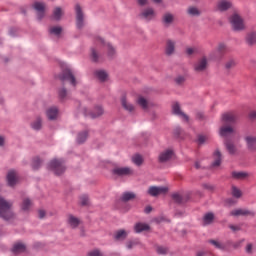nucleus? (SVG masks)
Returning <instances> with one entry per match:
<instances>
[{
  "label": "nucleus",
  "instance_id": "42",
  "mask_svg": "<svg viewBox=\"0 0 256 256\" xmlns=\"http://www.w3.org/2000/svg\"><path fill=\"white\" fill-rule=\"evenodd\" d=\"M61 31H63L61 26H53L49 29V33H51V35H61Z\"/></svg>",
  "mask_w": 256,
  "mask_h": 256
},
{
  "label": "nucleus",
  "instance_id": "55",
  "mask_svg": "<svg viewBox=\"0 0 256 256\" xmlns=\"http://www.w3.org/2000/svg\"><path fill=\"white\" fill-rule=\"evenodd\" d=\"M177 85H183V83H185V77L183 76H178L176 79H175Z\"/></svg>",
  "mask_w": 256,
  "mask_h": 256
},
{
  "label": "nucleus",
  "instance_id": "29",
  "mask_svg": "<svg viewBox=\"0 0 256 256\" xmlns=\"http://www.w3.org/2000/svg\"><path fill=\"white\" fill-rule=\"evenodd\" d=\"M79 223H81V220H79V218L73 215L68 216V224L70 225V227H72V229H76V227H79Z\"/></svg>",
  "mask_w": 256,
  "mask_h": 256
},
{
  "label": "nucleus",
  "instance_id": "36",
  "mask_svg": "<svg viewBox=\"0 0 256 256\" xmlns=\"http://www.w3.org/2000/svg\"><path fill=\"white\" fill-rule=\"evenodd\" d=\"M89 137V132L88 131H83L80 132L77 136V143H85L87 141V138Z\"/></svg>",
  "mask_w": 256,
  "mask_h": 256
},
{
  "label": "nucleus",
  "instance_id": "48",
  "mask_svg": "<svg viewBox=\"0 0 256 256\" xmlns=\"http://www.w3.org/2000/svg\"><path fill=\"white\" fill-rule=\"evenodd\" d=\"M232 195L233 197H236V199H239V197L242 195L241 190L236 186H232Z\"/></svg>",
  "mask_w": 256,
  "mask_h": 256
},
{
  "label": "nucleus",
  "instance_id": "6",
  "mask_svg": "<svg viewBox=\"0 0 256 256\" xmlns=\"http://www.w3.org/2000/svg\"><path fill=\"white\" fill-rule=\"evenodd\" d=\"M58 77L60 81H63V83L68 82L73 87L77 85V80L75 79V75H73V72H71V70L67 68L64 69Z\"/></svg>",
  "mask_w": 256,
  "mask_h": 256
},
{
  "label": "nucleus",
  "instance_id": "40",
  "mask_svg": "<svg viewBox=\"0 0 256 256\" xmlns=\"http://www.w3.org/2000/svg\"><path fill=\"white\" fill-rule=\"evenodd\" d=\"M137 245H141L139 239L130 240L126 243L127 249H133V247H137Z\"/></svg>",
  "mask_w": 256,
  "mask_h": 256
},
{
  "label": "nucleus",
  "instance_id": "4",
  "mask_svg": "<svg viewBox=\"0 0 256 256\" xmlns=\"http://www.w3.org/2000/svg\"><path fill=\"white\" fill-rule=\"evenodd\" d=\"M49 169L55 173V175H62L65 173V161L62 159H54L49 163Z\"/></svg>",
  "mask_w": 256,
  "mask_h": 256
},
{
  "label": "nucleus",
  "instance_id": "22",
  "mask_svg": "<svg viewBox=\"0 0 256 256\" xmlns=\"http://www.w3.org/2000/svg\"><path fill=\"white\" fill-rule=\"evenodd\" d=\"M121 105L123 109H125V111H129V113H133V111H135V106L131 104L129 101H127L126 97H122Z\"/></svg>",
  "mask_w": 256,
  "mask_h": 256
},
{
  "label": "nucleus",
  "instance_id": "58",
  "mask_svg": "<svg viewBox=\"0 0 256 256\" xmlns=\"http://www.w3.org/2000/svg\"><path fill=\"white\" fill-rule=\"evenodd\" d=\"M196 51H197V49H195V48H186V55L191 56Z\"/></svg>",
  "mask_w": 256,
  "mask_h": 256
},
{
  "label": "nucleus",
  "instance_id": "1",
  "mask_svg": "<svg viewBox=\"0 0 256 256\" xmlns=\"http://www.w3.org/2000/svg\"><path fill=\"white\" fill-rule=\"evenodd\" d=\"M227 52V46L223 43H220L217 47V49L210 53V55L207 57H203L200 59L199 65H207V63H213L215 61H219L221 57L223 56V53Z\"/></svg>",
  "mask_w": 256,
  "mask_h": 256
},
{
  "label": "nucleus",
  "instance_id": "53",
  "mask_svg": "<svg viewBox=\"0 0 256 256\" xmlns=\"http://www.w3.org/2000/svg\"><path fill=\"white\" fill-rule=\"evenodd\" d=\"M207 141H209V137H207L205 135L198 136L199 145H203L204 143H207Z\"/></svg>",
  "mask_w": 256,
  "mask_h": 256
},
{
  "label": "nucleus",
  "instance_id": "46",
  "mask_svg": "<svg viewBox=\"0 0 256 256\" xmlns=\"http://www.w3.org/2000/svg\"><path fill=\"white\" fill-rule=\"evenodd\" d=\"M156 252L158 253V255H167V253H169V248L163 247V246H158L156 248Z\"/></svg>",
  "mask_w": 256,
  "mask_h": 256
},
{
  "label": "nucleus",
  "instance_id": "31",
  "mask_svg": "<svg viewBox=\"0 0 256 256\" xmlns=\"http://www.w3.org/2000/svg\"><path fill=\"white\" fill-rule=\"evenodd\" d=\"M137 197V194L134 192H124L121 196V201H124V203H127V201H133Z\"/></svg>",
  "mask_w": 256,
  "mask_h": 256
},
{
  "label": "nucleus",
  "instance_id": "25",
  "mask_svg": "<svg viewBox=\"0 0 256 256\" xmlns=\"http://www.w3.org/2000/svg\"><path fill=\"white\" fill-rule=\"evenodd\" d=\"M150 227L148 224L138 222L134 226L135 233H143V231H149Z\"/></svg>",
  "mask_w": 256,
  "mask_h": 256
},
{
  "label": "nucleus",
  "instance_id": "57",
  "mask_svg": "<svg viewBox=\"0 0 256 256\" xmlns=\"http://www.w3.org/2000/svg\"><path fill=\"white\" fill-rule=\"evenodd\" d=\"M137 3L140 7H145V5H149V0H137Z\"/></svg>",
  "mask_w": 256,
  "mask_h": 256
},
{
  "label": "nucleus",
  "instance_id": "2",
  "mask_svg": "<svg viewBox=\"0 0 256 256\" xmlns=\"http://www.w3.org/2000/svg\"><path fill=\"white\" fill-rule=\"evenodd\" d=\"M11 207H13V203L0 196V217L5 219V221L13 219V211L11 210Z\"/></svg>",
  "mask_w": 256,
  "mask_h": 256
},
{
  "label": "nucleus",
  "instance_id": "19",
  "mask_svg": "<svg viewBox=\"0 0 256 256\" xmlns=\"http://www.w3.org/2000/svg\"><path fill=\"white\" fill-rule=\"evenodd\" d=\"M34 9L37 11V17L39 20L45 17V4L41 2L34 3Z\"/></svg>",
  "mask_w": 256,
  "mask_h": 256
},
{
  "label": "nucleus",
  "instance_id": "8",
  "mask_svg": "<svg viewBox=\"0 0 256 256\" xmlns=\"http://www.w3.org/2000/svg\"><path fill=\"white\" fill-rule=\"evenodd\" d=\"M112 173L118 177H131L134 171L131 167H116L112 170Z\"/></svg>",
  "mask_w": 256,
  "mask_h": 256
},
{
  "label": "nucleus",
  "instance_id": "21",
  "mask_svg": "<svg viewBox=\"0 0 256 256\" xmlns=\"http://www.w3.org/2000/svg\"><path fill=\"white\" fill-rule=\"evenodd\" d=\"M94 75L96 79H98V81H100L101 83H105V81L109 79V73H107V71L105 70H97L94 72Z\"/></svg>",
  "mask_w": 256,
  "mask_h": 256
},
{
  "label": "nucleus",
  "instance_id": "3",
  "mask_svg": "<svg viewBox=\"0 0 256 256\" xmlns=\"http://www.w3.org/2000/svg\"><path fill=\"white\" fill-rule=\"evenodd\" d=\"M95 43H96V45H100L102 47V49H104V51H106L107 57H109V59H113V57H115V55H117V50L115 49V47H113V45H111V43H105L103 38L96 37Z\"/></svg>",
  "mask_w": 256,
  "mask_h": 256
},
{
  "label": "nucleus",
  "instance_id": "47",
  "mask_svg": "<svg viewBox=\"0 0 256 256\" xmlns=\"http://www.w3.org/2000/svg\"><path fill=\"white\" fill-rule=\"evenodd\" d=\"M172 199L175 203L181 204L183 203V196L179 193L172 194Z\"/></svg>",
  "mask_w": 256,
  "mask_h": 256
},
{
  "label": "nucleus",
  "instance_id": "11",
  "mask_svg": "<svg viewBox=\"0 0 256 256\" xmlns=\"http://www.w3.org/2000/svg\"><path fill=\"white\" fill-rule=\"evenodd\" d=\"M103 113H104L103 107L101 106H96L93 112H89L87 108H84V115L91 117L92 119H97V117H101Z\"/></svg>",
  "mask_w": 256,
  "mask_h": 256
},
{
  "label": "nucleus",
  "instance_id": "24",
  "mask_svg": "<svg viewBox=\"0 0 256 256\" xmlns=\"http://www.w3.org/2000/svg\"><path fill=\"white\" fill-rule=\"evenodd\" d=\"M90 57L93 63H101V61H103V56H101L100 53L95 48L91 49Z\"/></svg>",
  "mask_w": 256,
  "mask_h": 256
},
{
  "label": "nucleus",
  "instance_id": "12",
  "mask_svg": "<svg viewBox=\"0 0 256 256\" xmlns=\"http://www.w3.org/2000/svg\"><path fill=\"white\" fill-rule=\"evenodd\" d=\"M75 11L77 28L83 29V10H81V6L79 4L75 6Z\"/></svg>",
  "mask_w": 256,
  "mask_h": 256
},
{
  "label": "nucleus",
  "instance_id": "45",
  "mask_svg": "<svg viewBox=\"0 0 256 256\" xmlns=\"http://www.w3.org/2000/svg\"><path fill=\"white\" fill-rule=\"evenodd\" d=\"M132 161L135 165H138V167L140 165H143V157L141 155H135L132 158Z\"/></svg>",
  "mask_w": 256,
  "mask_h": 256
},
{
  "label": "nucleus",
  "instance_id": "41",
  "mask_svg": "<svg viewBox=\"0 0 256 256\" xmlns=\"http://www.w3.org/2000/svg\"><path fill=\"white\" fill-rule=\"evenodd\" d=\"M61 15H63V10L59 7L55 8L53 12V19H55V21H59V19H61Z\"/></svg>",
  "mask_w": 256,
  "mask_h": 256
},
{
  "label": "nucleus",
  "instance_id": "60",
  "mask_svg": "<svg viewBox=\"0 0 256 256\" xmlns=\"http://www.w3.org/2000/svg\"><path fill=\"white\" fill-rule=\"evenodd\" d=\"M252 251H253V245H252V244H248V245L246 246V252L252 253Z\"/></svg>",
  "mask_w": 256,
  "mask_h": 256
},
{
  "label": "nucleus",
  "instance_id": "35",
  "mask_svg": "<svg viewBox=\"0 0 256 256\" xmlns=\"http://www.w3.org/2000/svg\"><path fill=\"white\" fill-rule=\"evenodd\" d=\"M127 231L125 230H118L116 233H115V239L116 241H123V239H127Z\"/></svg>",
  "mask_w": 256,
  "mask_h": 256
},
{
  "label": "nucleus",
  "instance_id": "27",
  "mask_svg": "<svg viewBox=\"0 0 256 256\" xmlns=\"http://www.w3.org/2000/svg\"><path fill=\"white\" fill-rule=\"evenodd\" d=\"M234 129L231 126H222L220 128V136L221 137H229L232 133H234Z\"/></svg>",
  "mask_w": 256,
  "mask_h": 256
},
{
  "label": "nucleus",
  "instance_id": "26",
  "mask_svg": "<svg viewBox=\"0 0 256 256\" xmlns=\"http://www.w3.org/2000/svg\"><path fill=\"white\" fill-rule=\"evenodd\" d=\"M31 207H33V201L29 198H24L21 204V210L22 211H31Z\"/></svg>",
  "mask_w": 256,
  "mask_h": 256
},
{
  "label": "nucleus",
  "instance_id": "15",
  "mask_svg": "<svg viewBox=\"0 0 256 256\" xmlns=\"http://www.w3.org/2000/svg\"><path fill=\"white\" fill-rule=\"evenodd\" d=\"M245 43L248 47H255L256 45V31L248 32L245 36Z\"/></svg>",
  "mask_w": 256,
  "mask_h": 256
},
{
  "label": "nucleus",
  "instance_id": "49",
  "mask_svg": "<svg viewBox=\"0 0 256 256\" xmlns=\"http://www.w3.org/2000/svg\"><path fill=\"white\" fill-rule=\"evenodd\" d=\"M39 167H41V159H39V158H34V159L32 160V168H33L34 170H37V169H39Z\"/></svg>",
  "mask_w": 256,
  "mask_h": 256
},
{
  "label": "nucleus",
  "instance_id": "54",
  "mask_svg": "<svg viewBox=\"0 0 256 256\" xmlns=\"http://www.w3.org/2000/svg\"><path fill=\"white\" fill-rule=\"evenodd\" d=\"M209 243H211V245H214V247H216V249H223L224 248L222 246V244L219 243L217 240H209Z\"/></svg>",
  "mask_w": 256,
  "mask_h": 256
},
{
  "label": "nucleus",
  "instance_id": "7",
  "mask_svg": "<svg viewBox=\"0 0 256 256\" xmlns=\"http://www.w3.org/2000/svg\"><path fill=\"white\" fill-rule=\"evenodd\" d=\"M168 191L169 188L166 186H150L147 193L151 197H158V195H165Z\"/></svg>",
  "mask_w": 256,
  "mask_h": 256
},
{
  "label": "nucleus",
  "instance_id": "14",
  "mask_svg": "<svg viewBox=\"0 0 256 256\" xmlns=\"http://www.w3.org/2000/svg\"><path fill=\"white\" fill-rule=\"evenodd\" d=\"M46 117L49 121H55L59 117V109L52 106L46 110Z\"/></svg>",
  "mask_w": 256,
  "mask_h": 256
},
{
  "label": "nucleus",
  "instance_id": "28",
  "mask_svg": "<svg viewBox=\"0 0 256 256\" xmlns=\"http://www.w3.org/2000/svg\"><path fill=\"white\" fill-rule=\"evenodd\" d=\"M25 249H26L25 244L18 242L16 244H14V246L12 248V253H15L16 255L19 253H25Z\"/></svg>",
  "mask_w": 256,
  "mask_h": 256
},
{
  "label": "nucleus",
  "instance_id": "62",
  "mask_svg": "<svg viewBox=\"0 0 256 256\" xmlns=\"http://www.w3.org/2000/svg\"><path fill=\"white\" fill-rule=\"evenodd\" d=\"M249 117H250L251 119H256V111L250 112V113H249Z\"/></svg>",
  "mask_w": 256,
  "mask_h": 256
},
{
  "label": "nucleus",
  "instance_id": "16",
  "mask_svg": "<svg viewBox=\"0 0 256 256\" xmlns=\"http://www.w3.org/2000/svg\"><path fill=\"white\" fill-rule=\"evenodd\" d=\"M245 142L249 151H256V136H253V135L246 136Z\"/></svg>",
  "mask_w": 256,
  "mask_h": 256
},
{
  "label": "nucleus",
  "instance_id": "34",
  "mask_svg": "<svg viewBox=\"0 0 256 256\" xmlns=\"http://www.w3.org/2000/svg\"><path fill=\"white\" fill-rule=\"evenodd\" d=\"M230 215H232L233 217H239V215H251V212L245 209H237L230 212Z\"/></svg>",
  "mask_w": 256,
  "mask_h": 256
},
{
  "label": "nucleus",
  "instance_id": "20",
  "mask_svg": "<svg viewBox=\"0 0 256 256\" xmlns=\"http://www.w3.org/2000/svg\"><path fill=\"white\" fill-rule=\"evenodd\" d=\"M7 183L10 187L17 185V172L15 170H10L7 174Z\"/></svg>",
  "mask_w": 256,
  "mask_h": 256
},
{
  "label": "nucleus",
  "instance_id": "18",
  "mask_svg": "<svg viewBox=\"0 0 256 256\" xmlns=\"http://www.w3.org/2000/svg\"><path fill=\"white\" fill-rule=\"evenodd\" d=\"M238 116L235 112H227L222 115V121L225 123H235L237 121Z\"/></svg>",
  "mask_w": 256,
  "mask_h": 256
},
{
  "label": "nucleus",
  "instance_id": "64",
  "mask_svg": "<svg viewBox=\"0 0 256 256\" xmlns=\"http://www.w3.org/2000/svg\"><path fill=\"white\" fill-rule=\"evenodd\" d=\"M230 229H231L232 231H239V226L230 225Z\"/></svg>",
  "mask_w": 256,
  "mask_h": 256
},
{
  "label": "nucleus",
  "instance_id": "43",
  "mask_svg": "<svg viewBox=\"0 0 256 256\" xmlns=\"http://www.w3.org/2000/svg\"><path fill=\"white\" fill-rule=\"evenodd\" d=\"M188 14L192 15L193 17H197V16L201 15V11H199V9H197V7H190V8H188Z\"/></svg>",
  "mask_w": 256,
  "mask_h": 256
},
{
  "label": "nucleus",
  "instance_id": "30",
  "mask_svg": "<svg viewBox=\"0 0 256 256\" xmlns=\"http://www.w3.org/2000/svg\"><path fill=\"white\" fill-rule=\"evenodd\" d=\"M41 127H43V119H41V117H37L31 123V128L34 129V131H41Z\"/></svg>",
  "mask_w": 256,
  "mask_h": 256
},
{
  "label": "nucleus",
  "instance_id": "17",
  "mask_svg": "<svg viewBox=\"0 0 256 256\" xmlns=\"http://www.w3.org/2000/svg\"><path fill=\"white\" fill-rule=\"evenodd\" d=\"M165 55L171 57V55H175V41L167 40L165 46Z\"/></svg>",
  "mask_w": 256,
  "mask_h": 256
},
{
  "label": "nucleus",
  "instance_id": "56",
  "mask_svg": "<svg viewBox=\"0 0 256 256\" xmlns=\"http://www.w3.org/2000/svg\"><path fill=\"white\" fill-rule=\"evenodd\" d=\"M45 215H47V213L45 212V210H38V217L39 219H45Z\"/></svg>",
  "mask_w": 256,
  "mask_h": 256
},
{
  "label": "nucleus",
  "instance_id": "33",
  "mask_svg": "<svg viewBox=\"0 0 256 256\" xmlns=\"http://www.w3.org/2000/svg\"><path fill=\"white\" fill-rule=\"evenodd\" d=\"M230 7H231V2L227 0H222L218 2V5H217V8L219 9V11H227V9H230Z\"/></svg>",
  "mask_w": 256,
  "mask_h": 256
},
{
  "label": "nucleus",
  "instance_id": "5",
  "mask_svg": "<svg viewBox=\"0 0 256 256\" xmlns=\"http://www.w3.org/2000/svg\"><path fill=\"white\" fill-rule=\"evenodd\" d=\"M230 23L234 31H244L245 29V20L239 14H233L230 17Z\"/></svg>",
  "mask_w": 256,
  "mask_h": 256
},
{
  "label": "nucleus",
  "instance_id": "23",
  "mask_svg": "<svg viewBox=\"0 0 256 256\" xmlns=\"http://www.w3.org/2000/svg\"><path fill=\"white\" fill-rule=\"evenodd\" d=\"M231 176L232 179H235L236 181H243L244 179H247V177H249V173L233 171L231 173Z\"/></svg>",
  "mask_w": 256,
  "mask_h": 256
},
{
  "label": "nucleus",
  "instance_id": "61",
  "mask_svg": "<svg viewBox=\"0 0 256 256\" xmlns=\"http://www.w3.org/2000/svg\"><path fill=\"white\" fill-rule=\"evenodd\" d=\"M153 211V207H151V206H147L146 208H145V210H144V212L145 213H151Z\"/></svg>",
  "mask_w": 256,
  "mask_h": 256
},
{
  "label": "nucleus",
  "instance_id": "38",
  "mask_svg": "<svg viewBox=\"0 0 256 256\" xmlns=\"http://www.w3.org/2000/svg\"><path fill=\"white\" fill-rule=\"evenodd\" d=\"M213 219H215L213 213H207L203 218L204 225H211L213 223Z\"/></svg>",
  "mask_w": 256,
  "mask_h": 256
},
{
  "label": "nucleus",
  "instance_id": "39",
  "mask_svg": "<svg viewBox=\"0 0 256 256\" xmlns=\"http://www.w3.org/2000/svg\"><path fill=\"white\" fill-rule=\"evenodd\" d=\"M137 103L140 107H142V109H147L149 106V102L143 96L138 97Z\"/></svg>",
  "mask_w": 256,
  "mask_h": 256
},
{
  "label": "nucleus",
  "instance_id": "32",
  "mask_svg": "<svg viewBox=\"0 0 256 256\" xmlns=\"http://www.w3.org/2000/svg\"><path fill=\"white\" fill-rule=\"evenodd\" d=\"M213 163H212V167H219V165H221V152H219V150H216L213 154Z\"/></svg>",
  "mask_w": 256,
  "mask_h": 256
},
{
  "label": "nucleus",
  "instance_id": "9",
  "mask_svg": "<svg viewBox=\"0 0 256 256\" xmlns=\"http://www.w3.org/2000/svg\"><path fill=\"white\" fill-rule=\"evenodd\" d=\"M173 155H175V152L171 148H167L160 152L158 156L159 163H167L168 161H171L173 159Z\"/></svg>",
  "mask_w": 256,
  "mask_h": 256
},
{
  "label": "nucleus",
  "instance_id": "63",
  "mask_svg": "<svg viewBox=\"0 0 256 256\" xmlns=\"http://www.w3.org/2000/svg\"><path fill=\"white\" fill-rule=\"evenodd\" d=\"M196 256H207V252L205 251L197 252Z\"/></svg>",
  "mask_w": 256,
  "mask_h": 256
},
{
  "label": "nucleus",
  "instance_id": "10",
  "mask_svg": "<svg viewBox=\"0 0 256 256\" xmlns=\"http://www.w3.org/2000/svg\"><path fill=\"white\" fill-rule=\"evenodd\" d=\"M140 19H144V21H153L155 17H157V13L153 8H145L139 14Z\"/></svg>",
  "mask_w": 256,
  "mask_h": 256
},
{
  "label": "nucleus",
  "instance_id": "59",
  "mask_svg": "<svg viewBox=\"0 0 256 256\" xmlns=\"http://www.w3.org/2000/svg\"><path fill=\"white\" fill-rule=\"evenodd\" d=\"M89 256H103L99 250L89 252Z\"/></svg>",
  "mask_w": 256,
  "mask_h": 256
},
{
  "label": "nucleus",
  "instance_id": "51",
  "mask_svg": "<svg viewBox=\"0 0 256 256\" xmlns=\"http://www.w3.org/2000/svg\"><path fill=\"white\" fill-rule=\"evenodd\" d=\"M194 71L196 73H203V71H207V65H196L194 66Z\"/></svg>",
  "mask_w": 256,
  "mask_h": 256
},
{
  "label": "nucleus",
  "instance_id": "37",
  "mask_svg": "<svg viewBox=\"0 0 256 256\" xmlns=\"http://www.w3.org/2000/svg\"><path fill=\"white\" fill-rule=\"evenodd\" d=\"M174 19H175V17L173 16V14H171V13H166V14H164V16H163L162 21H163V23H164L165 25H171V23L173 22Z\"/></svg>",
  "mask_w": 256,
  "mask_h": 256
},
{
  "label": "nucleus",
  "instance_id": "13",
  "mask_svg": "<svg viewBox=\"0 0 256 256\" xmlns=\"http://www.w3.org/2000/svg\"><path fill=\"white\" fill-rule=\"evenodd\" d=\"M172 113L174 115H178V117H181L184 121H189V116L181 111V106L179 105V103H174L172 105Z\"/></svg>",
  "mask_w": 256,
  "mask_h": 256
},
{
  "label": "nucleus",
  "instance_id": "52",
  "mask_svg": "<svg viewBox=\"0 0 256 256\" xmlns=\"http://www.w3.org/2000/svg\"><path fill=\"white\" fill-rule=\"evenodd\" d=\"M80 205H89V196L88 195H82L80 197Z\"/></svg>",
  "mask_w": 256,
  "mask_h": 256
},
{
  "label": "nucleus",
  "instance_id": "44",
  "mask_svg": "<svg viewBox=\"0 0 256 256\" xmlns=\"http://www.w3.org/2000/svg\"><path fill=\"white\" fill-rule=\"evenodd\" d=\"M225 145H226V149L227 151L233 155V153H235V145L233 143H231L229 140H227L225 142Z\"/></svg>",
  "mask_w": 256,
  "mask_h": 256
},
{
  "label": "nucleus",
  "instance_id": "50",
  "mask_svg": "<svg viewBox=\"0 0 256 256\" xmlns=\"http://www.w3.org/2000/svg\"><path fill=\"white\" fill-rule=\"evenodd\" d=\"M58 95L62 101H65V99H67V90L65 88H61L58 91Z\"/></svg>",
  "mask_w": 256,
  "mask_h": 256
}]
</instances>
